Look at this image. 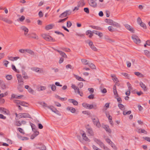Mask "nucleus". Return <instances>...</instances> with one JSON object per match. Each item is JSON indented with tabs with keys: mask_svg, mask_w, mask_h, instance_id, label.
<instances>
[{
	"mask_svg": "<svg viewBox=\"0 0 150 150\" xmlns=\"http://www.w3.org/2000/svg\"><path fill=\"white\" fill-rule=\"evenodd\" d=\"M92 121L94 125L100 128L101 127V125L99 122L98 118L95 116H92L91 117Z\"/></svg>",
	"mask_w": 150,
	"mask_h": 150,
	"instance_id": "nucleus-1",
	"label": "nucleus"
},
{
	"mask_svg": "<svg viewBox=\"0 0 150 150\" xmlns=\"http://www.w3.org/2000/svg\"><path fill=\"white\" fill-rule=\"evenodd\" d=\"M17 80L18 82V88L19 87L22 86L23 84V80L21 75L19 74L16 75Z\"/></svg>",
	"mask_w": 150,
	"mask_h": 150,
	"instance_id": "nucleus-2",
	"label": "nucleus"
},
{
	"mask_svg": "<svg viewBox=\"0 0 150 150\" xmlns=\"http://www.w3.org/2000/svg\"><path fill=\"white\" fill-rule=\"evenodd\" d=\"M42 36L44 39L47 41H51L54 42L55 41V40L53 39L51 37L45 34H42Z\"/></svg>",
	"mask_w": 150,
	"mask_h": 150,
	"instance_id": "nucleus-3",
	"label": "nucleus"
},
{
	"mask_svg": "<svg viewBox=\"0 0 150 150\" xmlns=\"http://www.w3.org/2000/svg\"><path fill=\"white\" fill-rule=\"evenodd\" d=\"M132 38L134 42L137 44H139L141 42V40L139 38L135 35H133L132 36Z\"/></svg>",
	"mask_w": 150,
	"mask_h": 150,
	"instance_id": "nucleus-4",
	"label": "nucleus"
},
{
	"mask_svg": "<svg viewBox=\"0 0 150 150\" xmlns=\"http://www.w3.org/2000/svg\"><path fill=\"white\" fill-rule=\"evenodd\" d=\"M13 102L16 104H20L23 106H25V105L26 104V103L24 102L18 100H13Z\"/></svg>",
	"mask_w": 150,
	"mask_h": 150,
	"instance_id": "nucleus-5",
	"label": "nucleus"
},
{
	"mask_svg": "<svg viewBox=\"0 0 150 150\" xmlns=\"http://www.w3.org/2000/svg\"><path fill=\"white\" fill-rule=\"evenodd\" d=\"M139 84L140 87L144 91H147L148 88L142 82L140 81L139 83Z\"/></svg>",
	"mask_w": 150,
	"mask_h": 150,
	"instance_id": "nucleus-6",
	"label": "nucleus"
},
{
	"mask_svg": "<svg viewBox=\"0 0 150 150\" xmlns=\"http://www.w3.org/2000/svg\"><path fill=\"white\" fill-rule=\"evenodd\" d=\"M94 141L100 146L101 148H103L105 146V144L99 139L95 138L94 139Z\"/></svg>",
	"mask_w": 150,
	"mask_h": 150,
	"instance_id": "nucleus-7",
	"label": "nucleus"
},
{
	"mask_svg": "<svg viewBox=\"0 0 150 150\" xmlns=\"http://www.w3.org/2000/svg\"><path fill=\"white\" fill-rule=\"evenodd\" d=\"M88 2L90 6L94 8L96 7L97 4L93 0H88Z\"/></svg>",
	"mask_w": 150,
	"mask_h": 150,
	"instance_id": "nucleus-8",
	"label": "nucleus"
},
{
	"mask_svg": "<svg viewBox=\"0 0 150 150\" xmlns=\"http://www.w3.org/2000/svg\"><path fill=\"white\" fill-rule=\"evenodd\" d=\"M88 44L93 50L95 51H97V49L93 45L92 42L90 41L88 42Z\"/></svg>",
	"mask_w": 150,
	"mask_h": 150,
	"instance_id": "nucleus-9",
	"label": "nucleus"
},
{
	"mask_svg": "<svg viewBox=\"0 0 150 150\" xmlns=\"http://www.w3.org/2000/svg\"><path fill=\"white\" fill-rule=\"evenodd\" d=\"M71 87L73 89L76 93H79L80 91L79 88L74 84H72Z\"/></svg>",
	"mask_w": 150,
	"mask_h": 150,
	"instance_id": "nucleus-10",
	"label": "nucleus"
},
{
	"mask_svg": "<svg viewBox=\"0 0 150 150\" xmlns=\"http://www.w3.org/2000/svg\"><path fill=\"white\" fill-rule=\"evenodd\" d=\"M103 127L104 128L105 130L107 132L109 133H111V130L109 128V126L108 125H104L103 126Z\"/></svg>",
	"mask_w": 150,
	"mask_h": 150,
	"instance_id": "nucleus-11",
	"label": "nucleus"
},
{
	"mask_svg": "<svg viewBox=\"0 0 150 150\" xmlns=\"http://www.w3.org/2000/svg\"><path fill=\"white\" fill-rule=\"evenodd\" d=\"M125 28L130 31L133 33H134V29L132 28L130 25L127 24H126L125 25Z\"/></svg>",
	"mask_w": 150,
	"mask_h": 150,
	"instance_id": "nucleus-12",
	"label": "nucleus"
},
{
	"mask_svg": "<svg viewBox=\"0 0 150 150\" xmlns=\"http://www.w3.org/2000/svg\"><path fill=\"white\" fill-rule=\"evenodd\" d=\"M2 21L9 24H11L13 23L12 21L11 20L6 18L3 17Z\"/></svg>",
	"mask_w": 150,
	"mask_h": 150,
	"instance_id": "nucleus-13",
	"label": "nucleus"
},
{
	"mask_svg": "<svg viewBox=\"0 0 150 150\" xmlns=\"http://www.w3.org/2000/svg\"><path fill=\"white\" fill-rule=\"evenodd\" d=\"M0 85L1 88L3 89L6 88V86L3 80H0Z\"/></svg>",
	"mask_w": 150,
	"mask_h": 150,
	"instance_id": "nucleus-14",
	"label": "nucleus"
},
{
	"mask_svg": "<svg viewBox=\"0 0 150 150\" xmlns=\"http://www.w3.org/2000/svg\"><path fill=\"white\" fill-rule=\"evenodd\" d=\"M21 29L24 31V34L26 35L28 31V29L25 26H22L21 27Z\"/></svg>",
	"mask_w": 150,
	"mask_h": 150,
	"instance_id": "nucleus-15",
	"label": "nucleus"
},
{
	"mask_svg": "<svg viewBox=\"0 0 150 150\" xmlns=\"http://www.w3.org/2000/svg\"><path fill=\"white\" fill-rule=\"evenodd\" d=\"M22 74L23 77L24 79H28L29 78V77L28 76L27 73L23 70H22Z\"/></svg>",
	"mask_w": 150,
	"mask_h": 150,
	"instance_id": "nucleus-16",
	"label": "nucleus"
},
{
	"mask_svg": "<svg viewBox=\"0 0 150 150\" xmlns=\"http://www.w3.org/2000/svg\"><path fill=\"white\" fill-rule=\"evenodd\" d=\"M93 33L96 34L98 35L99 37L100 38L103 36V34L102 33H101L98 31L96 30H93Z\"/></svg>",
	"mask_w": 150,
	"mask_h": 150,
	"instance_id": "nucleus-17",
	"label": "nucleus"
},
{
	"mask_svg": "<svg viewBox=\"0 0 150 150\" xmlns=\"http://www.w3.org/2000/svg\"><path fill=\"white\" fill-rule=\"evenodd\" d=\"M67 109L72 113H74L76 111V110L74 108L71 107H67Z\"/></svg>",
	"mask_w": 150,
	"mask_h": 150,
	"instance_id": "nucleus-18",
	"label": "nucleus"
},
{
	"mask_svg": "<svg viewBox=\"0 0 150 150\" xmlns=\"http://www.w3.org/2000/svg\"><path fill=\"white\" fill-rule=\"evenodd\" d=\"M69 102L72 103L74 105H76L78 104V102L74 99H69Z\"/></svg>",
	"mask_w": 150,
	"mask_h": 150,
	"instance_id": "nucleus-19",
	"label": "nucleus"
},
{
	"mask_svg": "<svg viewBox=\"0 0 150 150\" xmlns=\"http://www.w3.org/2000/svg\"><path fill=\"white\" fill-rule=\"evenodd\" d=\"M83 139L86 141L90 142V140L88 138V137L86 136V134L84 133L82 135Z\"/></svg>",
	"mask_w": 150,
	"mask_h": 150,
	"instance_id": "nucleus-20",
	"label": "nucleus"
},
{
	"mask_svg": "<svg viewBox=\"0 0 150 150\" xmlns=\"http://www.w3.org/2000/svg\"><path fill=\"white\" fill-rule=\"evenodd\" d=\"M86 34L87 35L89 34V38H91L93 36V31L92 32L91 30H88L86 32Z\"/></svg>",
	"mask_w": 150,
	"mask_h": 150,
	"instance_id": "nucleus-21",
	"label": "nucleus"
},
{
	"mask_svg": "<svg viewBox=\"0 0 150 150\" xmlns=\"http://www.w3.org/2000/svg\"><path fill=\"white\" fill-rule=\"evenodd\" d=\"M87 132L90 135L93 136L94 135V133L92 128L88 129Z\"/></svg>",
	"mask_w": 150,
	"mask_h": 150,
	"instance_id": "nucleus-22",
	"label": "nucleus"
},
{
	"mask_svg": "<svg viewBox=\"0 0 150 150\" xmlns=\"http://www.w3.org/2000/svg\"><path fill=\"white\" fill-rule=\"evenodd\" d=\"M21 114L22 115L21 116V118H30V116L29 114L23 113Z\"/></svg>",
	"mask_w": 150,
	"mask_h": 150,
	"instance_id": "nucleus-23",
	"label": "nucleus"
},
{
	"mask_svg": "<svg viewBox=\"0 0 150 150\" xmlns=\"http://www.w3.org/2000/svg\"><path fill=\"white\" fill-rule=\"evenodd\" d=\"M85 4L83 0H81L78 3V6H83Z\"/></svg>",
	"mask_w": 150,
	"mask_h": 150,
	"instance_id": "nucleus-24",
	"label": "nucleus"
},
{
	"mask_svg": "<svg viewBox=\"0 0 150 150\" xmlns=\"http://www.w3.org/2000/svg\"><path fill=\"white\" fill-rule=\"evenodd\" d=\"M58 52L63 57L65 58H67V56L64 52L60 51H59Z\"/></svg>",
	"mask_w": 150,
	"mask_h": 150,
	"instance_id": "nucleus-25",
	"label": "nucleus"
},
{
	"mask_svg": "<svg viewBox=\"0 0 150 150\" xmlns=\"http://www.w3.org/2000/svg\"><path fill=\"white\" fill-rule=\"evenodd\" d=\"M53 26L54 25L53 24H50L47 25L45 26V29L46 30H47L52 29V28Z\"/></svg>",
	"mask_w": 150,
	"mask_h": 150,
	"instance_id": "nucleus-26",
	"label": "nucleus"
},
{
	"mask_svg": "<svg viewBox=\"0 0 150 150\" xmlns=\"http://www.w3.org/2000/svg\"><path fill=\"white\" fill-rule=\"evenodd\" d=\"M48 86L49 87L51 88V90L53 91H54L56 90V86L54 84H50L48 85Z\"/></svg>",
	"mask_w": 150,
	"mask_h": 150,
	"instance_id": "nucleus-27",
	"label": "nucleus"
},
{
	"mask_svg": "<svg viewBox=\"0 0 150 150\" xmlns=\"http://www.w3.org/2000/svg\"><path fill=\"white\" fill-rule=\"evenodd\" d=\"M74 76L75 77V78L77 79L78 80L81 81H85V80H84L81 77L79 76L78 75H74Z\"/></svg>",
	"mask_w": 150,
	"mask_h": 150,
	"instance_id": "nucleus-28",
	"label": "nucleus"
},
{
	"mask_svg": "<svg viewBox=\"0 0 150 150\" xmlns=\"http://www.w3.org/2000/svg\"><path fill=\"white\" fill-rule=\"evenodd\" d=\"M30 37L37 40L38 39V36L36 35L35 33L32 34L30 35Z\"/></svg>",
	"mask_w": 150,
	"mask_h": 150,
	"instance_id": "nucleus-29",
	"label": "nucleus"
},
{
	"mask_svg": "<svg viewBox=\"0 0 150 150\" xmlns=\"http://www.w3.org/2000/svg\"><path fill=\"white\" fill-rule=\"evenodd\" d=\"M82 63L85 65L88 64V65L89 63H88V61L87 60L84 59H82L81 60Z\"/></svg>",
	"mask_w": 150,
	"mask_h": 150,
	"instance_id": "nucleus-30",
	"label": "nucleus"
},
{
	"mask_svg": "<svg viewBox=\"0 0 150 150\" xmlns=\"http://www.w3.org/2000/svg\"><path fill=\"white\" fill-rule=\"evenodd\" d=\"M66 11L61 14L59 16L60 18H64L67 16V13Z\"/></svg>",
	"mask_w": 150,
	"mask_h": 150,
	"instance_id": "nucleus-31",
	"label": "nucleus"
},
{
	"mask_svg": "<svg viewBox=\"0 0 150 150\" xmlns=\"http://www.w3.org/2000/svg\"><path fill=\"white\" fill-rule=\"evenodd\" d=\"M106 22L108 23L110 25H112L114 21L111 19H106Z\"/></svg>",
	"mask_w": 150,
	"mask_h": 150,
	"instance_id": "nucleus-32",
	"label": "nucleus"
},
{
	"mask_svg": "<svg viewBox=\"0 0 150 150\" xmlns=\"http://www.w3.org/2000/svg\"><path fill=\"white\" fill-rule=\"evenodd\" d=\"M118 106L119 108L122 110H124L125 109L124 105L122 104H119Z\"/></svg>",
	"mask_w": 150,
	"mask_h": 150,
	"instance_id": "nucleus-33",
	"label": "nucleus"
},
{
	"mask_svg": "<svg viewBox=\"0 0 150 150\" xmlns=\"http://www.w3.org/2000/svg\"><path fill=\"white\" fill-rule=\"evenodd\" d=\"M145 54L148 57H150V52L147 50H145L144 51Z\"/></svg>",
	"mask_w": 150,
	"mask_h": 150,
	"instance_id": "nucleus-34",
	"label": "nucleus"
},
{
	"mask_svg": "<svg viewBox=\"0 0 150 150\" xmlns=\"http://www.w3.org/2000/svg\"><path fill=\"white\" fill-rule=\"evenodd\" d=\"M25 51L31 55H34V52L32 50L29 49H26Z\"/></svg>",
	"mask_w": 150,
	"mask_h": 150,
	"instance_id": "nucleus-35",
	"label": "nucleus"
},
{
	"mask_svg": "<svg viewBox=\"0 0 150 150\" xmlns=\"http://www.w3.org/2000/svg\"><path fill=\"white\" fill-rule=\"evenodd\" d=\"M1 113L4 114L8 115L9 114V112L8 110L5 108L3 112H1Z\"/></svg>",
	"mask_w": 150,
	"mask_h": 150,
	"instance_id": "nucleus-36",
	"label": "nucleus"
},
{
	"mask_svg": "<svg viewBox=\"0 0 150 150\" xmlns=\"http://www.w3.org/2000/svg\"><path fill=\"white\" fill-rule=\"evenodd\" d=\"M18 137L19 139H20L22 140H28V138L27 137H22L19 135L18 136Z\"/></svg>",
	"mask_w": 150,
	"mask_h": 150,
	"instance_id": "nucleus-37",
	"label": "nucleus"
},
{
	"mask_svg": "<svg viewBox=\"0 0 150 150\" xmlns=\"http://www.w3.org/2000/svg\"><path fill=\"white\" fill-rule=\"evenodd\" d=\"M112 25H113V26L117 28H119L120 27V25L117 22H113Z\"/></svg>",
	"mask_w": 150,
	"mask_h": 150,
	"instance_id": "nucleus-38",
	"label": "nucleus"
},
{
	"mask_svg": "<svg viewBox=\"0 0 150 150\" xmlns=\"http://www.w3.org/2000/svg\"><path fill=\"white\" fill-rule=\"evenodd\" d=\"M111 146L113 148V149L115 150H117V148L116 146H115V144L113 143L112 142H111V143L110 144Z\"/></svg>",
	"mask_w": 150,
	"mask_h": 150,
	"instance_id": "nucleus-39",
	"label": "nucleus"
},
{
	"mask_svg": "<svg viewBox=\"0 0 150 150\" xmlns=\"http://www.w3.org/2000/svg\"><path fill=\"white\" fill-rule=\"evenodd\" d=\"M127 85L128 88V90L129 91H131L132 90V87L130 83L129 82H127Z\"/></svg>",
	"mask_w": 150,
	"mask_h": 150,
	"instance_id": "nucleus-40",
	"label": "nucleus"
},
{
	"mask_svg": "<svg viewBox=\"0 0 150 150\" xmlns=\"http://www.w3.org/2000/svg\"><path fill=\"white\" fill-rule=\"evenodd\" d=\"M25 19V17L24 16H22L20 18L18 19V21H20L21 22H23Z\"/></svg>",
	"mask_w": 150,
	"mask_h": 150,
	"instance_id": "nucleus-41",
	"label": "nucleus"
},
{
	"mask_svg": "<svg viewBox=\"0 0 150 150\" xmlns=\"http://www.w3.org/2000/svg\"><path fill=\"white\" fill-rule=\"evenodd\" d=\"M88 65L92 69H95L96 68L95 66L93 63H89Z\"/></svg>",
	"mask_w": 150,
	"mask_h": 150,
	"instance_id": "nucleus-42",
	"label": "nucleus"
},
{
	"mask_svg": "<svg viewBox=\"0 0 150 150\" xmlns=\"http://www.w3.org/2000/svg\"><path fill=\"white\" fill-rule=\"evenodd\" d=\"M134 74L137 76H139L140 77H142L143 76V74L139 72H135Z\"/></svg>",
	"mask_w": 150,
	"mask_h": 150,
	"instance_id": "nucleus-43",
	"label": "nucleus"
},
{
	"mask_svg": "<svg viewBox=\"0 0 150 150\" xmlns=\"http://www.w3.org/2000/svg\"><path fill=\"white\" fill-rule=\"evenodd\" d=\"M89 105V104L86 103H83L82 104V105L83 107L87 109L88 108Z\"/></svg>",
	"mask_w": 150,
	"mask_h": 150,
	"instance_id": "nucleus-44",
	"label": "nucleus"
},
{
	"mask_svg": "<svg viewBox=\"0 0 150 150\" xmlns=\"http://www.w3.org/2000/svg\"><path fill=\"white\" fill-rule=\"evenodd\" d=\"M108 29L109 31L112 32L115 31V29L112 26H109L108 27Z\"/></svg>",
	"mask_w": 150,
	"mask_h": 150,
	"instance_id": "nucleus-45",
	"label": "nucleus"
},
{
	"mask_svg": "<svg viewBox=\"0 0 150 150\" xmlns=\"http://www.w3.org/2000/svg\"><path fill=\"white\" fill-rule=\"evenodd\" d=\"M40 104L43 107H47L48 108V107H49V106H47V105L46 103L44 102H41Z\"/></svg>",
	"mask_w": 150,
	"mask_h": 150,
	"instance_id": "nucleus-46",
	"label": "nucleus"
},
{
	"mask_svg": "<svg viewBox=\"0 0 150 150\" xmlns=\"http://www.w3.org/2000/svg\"><path fill=\"white\" fill-rule=\"evenodd\" d=\"M6 79L8 80H11L12 78V76L11 75H8L6 76Z\"/></svg>",
	"mask_w": 150,
	"mask_h": 150,
	"instance_id": "nucleus-47",
	"label": "nucleus"
},
{
	"mask_svg": "<svg viewBox=\"0 0 150 150\" xmlns=\"http://www.w3.org/2000/svg\"><path fill=\"white\" fill-rule=\"evenodd\" d=\"M131 113V112L130 110L128 111L127 112H126L125 111H123V114L124 115H129Z\"/></svg>",
	"mask_w": 150,
	"mask_h": 150,
	"instance_id": "nucleus-48",
	"label": "nucleus"
},
{
	"mask_svg": "<svg viewBox=\"0 0 150 150\" xmlns=\"http://www.w3.org/2000/svg\"><path fill=\"white\" fill-rule=\"evenodd\" d=\"M12 69L15 71L17 72H19L18 70H17L15 66L13 65H12Z\"/></svg>",
	"mask_w": 150,
	"mask_h": 150,
	"instance_id": "nucleus-49",
	"label": "nucleus"
},
{
	"mask_svg": "<svg viewBox=\"0 0 150 150\" xmlns=\"http://www.w3.org/2000/svg\"><path fill=\"white\" fill-rule=\"evenodd\" d=\"M90 27L94 29H96V30H100V28L98 26H95L91 25L90 26Z\"/></svg>",
	"mask_w": 150,
	"mask_h": 150,
	"instance_id": "nucleus-50",
	"label": "nucleus"
},
{
	"mask_svg": "<svg viewBox=\"0 0 150 150\" xmlns=\"http://www.w3.org/2000/svg\"><path fill=\"white\" fill-rule=\"evenodd\" d=\"M139 24L140 25L141 27H142L144 28H146V26L145 24L144 23H143L142 22V23H140Z\"/></svg>",
	"mask_w": 150,
	"mask_h": 150,
	"instance_id": "nucleus-51",
	"label": "nucleus"
},
{
	"mask_svg": "<svg viewBox=\"0 0 150 150\" xmlns=\"http://www.w3.org/2000/svg\"><path fill=\"white\" fill-rule=\"evenodd\" d=\"M107 41H108V42H114V41L110 39V38L108 37L106 38Z\"/></svg>",
	"mask_w": 150,
	"mask_h": 150,
	"instance_id": "nucleus-52",
	"label": "nucleus"
},
{
	"mask_svg": "<svg viewBox=\"0 0 150 150\" xmlns=\"http://www.w3.org/2000/svg\"><path fill=\"white\" fill-rule=\"evenodd\" d=\"M88 90L90 91V93L92 94L94 91V90L93 88H88Z\"/></svg>",
	"mask_w": 150,
	"mask_h": 150,
	"instance_id": "nucleus-53",
	"label": "nucleus"
},
{
	"mask_svg": "<svg viewBox=\"0 0 150 150\" xmlns=\"http://www.w3.org/2000/svg\"><path fill=\"white\" fill-rule=\"evenodd\" d=\"M115 97V98L117 99V101L118 102L120 103H121L122 102V100L121 98L119 97L117 98V97Z\"/></svg>",
	"mask_w": 150,
	"mask_h": 150,
	"instance_id": "nucleus-54",
	"label": "nucleus"
},
{
	"mask_svg": "<svg viewBox=\"0 0 150 150\" xmlns=\"http://www.w3.org/2000/svg\"><path fill=\"white\" fill-rule=\"evenodd\" d=\"M28 90L29 93L32 94L33 93L34 91L30 87Z\"/></svg>",
	"mask_w": 150,
	"mask_h": 150,
	"instance_id": "nucleus-55",
	"label": "nucleus"
},
{
	"mask_svg": "<svg viewBox=\"0 0 150 150\" xmlns=\"http://www.w3.org/2000/svg\"><path fill=\"white\" fill-rule=\"evenodd\" d=\"M114 95L115 96V97H119L117 90H113Z\"/></svg>",
	"mask_w": 150,
	"mask_h": 150,
	"instance_id": "nucleus-56",
	"label": "nucleus"
},
{
	"mask_svg": "<svg viewBox=\"0 0 150 150\" xmlns=\"http://www.w3.org/2000/svg\"><path fill=\"white\" fill-rule=\"evenodd\" d=\"M15 125L18 126H20L21 125V123L20 121H16L15 123Z\"/></svg>",
	"mask_w": 150,
	"mask_h": 150,
	"instance_id": "nucleus-57",
	"label": "nucleus"
},
{
	"mask_svg": "<svg viewBox=\"0 0 150 150\" xmlns=\"http://www.w3.org/2000/svg\"><path fill=\"white\" fill-rule=\"evenodd\" d=\"M94 94H91L88 96V98L90 99H93L94 98Z\"/></svg>",
	"mask_w": 150,
	"mask_h": 150,
	"instance_id": "nucleus-58",
	"label": "nucleus"
},
{
	"mask_svg": "<svg viewBox=\"0 0 150 150\" xmlns=\"http://www.w3.org/2000/svg\"><path fill=\"white\" fill-rule=\"evenodd\" d=\"M56 98H58L59 99H60L62 101L63 100H66L67 99L66 98H61L59 96H56Z\"/></svg>",
	"mask_w": 150,
	"mask_h": 150,
	"instance_id": "nucleus-59",
	"label": "nucleus"
},
{
	"mask_svg": "<svg viewBox=\"0 0 150 150\" xmlns=\"http://www.w3.org/2000/svg\"><path fill=\"white\" fill-rule=\"evenodd\" d=\"M71 25V23L70 21H68L67 22V27H70Z\"/></svg>",
	"mask_w": 150,
	"mask_h": 150,
	"instance_id": "nucleus-60",
	"label": "nucleus"
},
{
	"mask_svg": "<svg viewBox=\"0 0 150 150\" xmlns=\"http://www.w3.org/2000/svg\"><path fill=\"white\" fill-rule=\"evenodd\" d=\"M18 130L21 133L24 134V132L23 131V130L20 127L18 128Z\"/></svg>",
	"mask_w": 150,
	"mask_h": 150,
	"instance_id": "nucleus-61",
	"label": "nucleus"
},
{
	"mask_svg": "<svg viewBox=\"0 0 150 150\" xmlns=\"http://www.w3.org/2000/svg\"><path fill=\"white\" fill-rule=\"evenodd\" d=\"M84 11L87 13H89V10L88 8H84Z\"/></svg>",
	"mask_w": 150,
	"mask_h": 150,
	"instance_id": "nucleus-62",
	"label": "nucleus"
},
{
	"mask_svg": "<svg viewBox=\"0 0 150 150\" xmlns=\"http://www.w3.org/2000/svg\"><path fill=\"white\" fill-rule=\"evenodd\" d=\"M139 130H140L141 133H144L145 134H146L147 133L146 132L144 129H139Z\"/></svg>",
	"mask_w": 150,
	"mask_h": 150,
	"instance_id": "nucleus-63",
	"label": "nucleus"
},
{
	"mask_svg": "<svg viewBox=\"0 0 150 150\" xmlns=\"http://www.w3.org/2000/svg\"><path fill=\"white\" fill-rule=\"evenodd\" d=\"M92 147L94 150H100V149H99L96 146L93 145L92 146Z\"/></svg>",
	"mask_w": 150,
	"mask_h": 150,
	"instance_id": "nucleus-64",
	"label": "nucleus"
}]
</instances>
